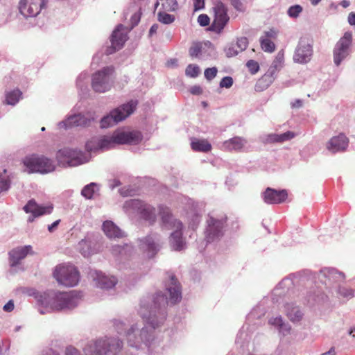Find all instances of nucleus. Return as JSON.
<instances>
[{"label": "nucleus", "instance_id": "5fc2aeb1", "mask_svg": "<svg viewBox=\"0 0 355 355\" xmlns=\"http://www.w3.org/2000/svg\"><path fill=\"white\" fill-rule=\"evenodd\" d=\"M262 37L270 38L271 40H275L277 38V32L275 30H270L266 32L264 36Z\"/></svg>", "mask_w": 355, "mask_h": 355}, {"label": "nucleus", "instance_id": "6e6552de", "mask_svg": "<svg viewBox=\"0 0 355 355\" xmlns=\"http://www.w3.org/2000/svg\"><path fill=\"white\" fill-rule=\"evenodd\" d=\"M114 72L113 66L103 67L92 75V87L96 92L103 93L108 91L111 85L110 84V76Z\"/></svg>", "mask_w": 355, "mask_h": 355}, {"label": "nucleus", "instance_id": "f257e3e1", "mask_svg": "<svg viewBox=\"0 0 355 355\" xmlns=\"http://www.w3.org/2000/svg\"><path fill=\"white\" fill-rule=\"evenodd\" d=\"M142 140V135L139 131H115L111 136L98 138L99 150H105L116 145L137 144Z\"/></svg>", "mask_w": 355, "mask_h": 355}, {"label": "nucleus", "instance_id": "423d86ee", "mask_svg": "<svg viewBox=\"0 0 355 355\" xmlns=\"http://www.w3.org/2000/svg\"><path fill=\"white\" fill-rule=\"evenodd\" d=\"M137 105V102L136 101H130L128 103L113 110L101 120V127L107 128L124 120L135 111Z\"/></svg>", "mask_w": 355, "mask_h": 355}, {"label": "nucleus", "instance_id": "6e6d98bb", "mask_svg": "<svg viewBox=\"0 0 355 355\" xmlns=\"http://www.w3.org/2000/svg\"><path fill=\"white\" fill-rule=\"evenodd\" d=\"M193 6L195 11L201 10L204 8L205 0H194Z\"/></svg>", "mask_w": 355, "mask_h": 355}, {"label": "nucleus", "instance_id": "f3484780", "mask_svg": "<svg viewBox=\"0 0 355 355\" xmlns=\"http://www.w3.org/2000/svg\"><path fill=\"white\" fill-rule=\"evenodd\" d=\"M34 252L31 245H25L23 247H17L13 248L8 252V259L10 266L15 267L20 264L21 261L23 260L28 254H33Z\"/></svg>", "mask_w": 355, "mask_h": 355}, {"label": "nucleus", "instance_id": "bb28decb", "mask_svg": "<svg viewBox=\"0 0 355 355\" xmlns=\"http://www.w3.org/2000/svg\"><path fill=\"white\" fill-rule=\"evenodd\" d=\"M275 79V76L272 74L270 71H267L256 83L255 90L261 92L266 89L273 83Z\"/></svg>", "mask_w": 355, "mask_h": 355}, {"label": "nucleus", "instance_id": "0eeeda50", "mask_svg": "<svg viewBox=\"0 0 355 355\" xmlns=\"http://www.w3.org/2000/svg\"><path fill=\"white\" fill-rule=\"evenodd\" d=\"M124 207L137 211L141 218L148 222L149 225H153L156 222L155 209L150 205L146 204L138 199H131L125 202Z\"/></svg>", "mask_w": 355, "mask_h": 355}, {"label": "nucleus", "instance_id": "6ab92c4d", "mask_svg": "<svg viewBox=\"0 0 355 355\" xmlns=\"http://www.w3.org/2000/svg\"><path fill=\"white\" fill-rule=\"evenodd\" d=\"M53 206L50 204L46 206H42L37 204L34 200H31L24 207L26 213H31L34 217L40 216L44 214H49L53 211Z\"/></svg>", "mask_w": 355, "mask_h": 355}, {"label": "nucleus", "instance_id": "2f4dec72", "mask_svg": "<svg viewBox=\"0 0 355 355\" xmlns=\"http://www.w3.org/2000/svg\"><path fill=\"white\" fill-rule=\"evenodd\" d=\"M284 60V53L279 52L276 55L275 60H273L272 64L270 65V68L268 69V71H270L272 74L275 76L277 72L282 68Z\"/></svg>", "mask_w": 355, "mask_h": 355}, {"label": "nucleus", "instance_id": "4c0bfd02", "mask_svg": "<svg viewBox=\"0 0 355 355\" xmlns=\"http://www.w3.org/2000/svg\"><path fill=\"white\" fill-rule=\"evenodd\" d=\"M97 185L95 183H91L85 186L82 190V195L87 199H91L95 193V188Z\"/></svg>", "mask_w": 355, "mask_h": 355}, {"label": "nucleus", "instance_id": "9b49d317", "mask_svg": "<svg viewBox=\"0 0 355 355\" xmlns=\"http://www.w3.org/2000/svg\"><path fill=\"white\" fill-rule=\"evenodd\" d=\"M48 0H20L19 10L26 17L37 16L46 7Z\"/></svg>", "mask_w": 355, "mask_h": 355}, {"label": "nucleus", "instance_id": "f03ea898", "mask_svg": "<svg viewBox=\"0 0 355 355\" xmlns=\"http://www.w3.org/2000/svg\"><path fill=\"white\" fill-rule=\"evenodd\" d=\"M122 343L115 338H101L89 343L85 348V355H116L120 352Z\"/></svg>", "mask_w": 355, "mask_h": 355}, {"label": "nucleus", "instance_id": "bf43d9fd", "mask_svg": "<svg viewBox=\"0 0 355 355\" xmlns=\"http://www.w3.org/2000/svg\"><path fill=\"white\" fill-rule=\"evenodd\" d=\"M60 219L55 220L51 225H49L48 226V230L50 232H53L57 228V227L60 224Z\"/></svg>", "mask_w": 355, "mask_h": 355}, {"label": "nucleus", "instance_id": "dca6fc26", "mask_svg": "<svg viewBox=\"0 0 355 355\" xmlns=\"http://www.w3.org/2000/svg\"><path fill=\"white\" fill-rule=\"evenodd\" d=\"M159 216L161 220V225L166 229H178L182 228V222L174 218L171 209L164 205L158 206Z\"/></svg>", "mask_w": 355, "mask_h": 355}, {"label": "nucleus", "instance_id": "e433bc0d", "mask_svg": "<svg viewBox=\"0 0 355 355\" xmlns=\"http://www.w3.org/2000/svg\"><path fill=\"white\" fill-rule=\"evenodd\" d=\"M157 19L162 24H170L175 21V17L165 12H159L157 14Z\"/></svg>", "mask_w": 355, "mask_h": 355}, {"label": "nucleus", "instance_id": "37998d69", "mask_svg": "<svg viewBox=\"0 0 355 355\" xmlns=\"http://www.w3.org/2000/svg\"><path fill=\"white\" fill-rule=\"evenodd\" d=\"M269 324L277 327L279 331L284 330V327L285 326V323L283 322L282 317H276L270 319Z\"/></svg>", "mask_w": 355, "mask_h": 355}, {"label": "nucleus", "instance_id": "864d4df0", "mask_svg": "<svg viewBox=\"0 0 355 355\" xmlns=\"http://www.w3.org/2000/svg\"><path fill=\"white\" fill-rule=\"evenodd\" d=\"M239 53V51H238V49L234 45H232V46L228 48L226 54L227 56L228 57H232L236 55Z\"/></svg>", "mask_w": 355, "mask_h": 355}, {"label": "nucleus", "instance_id": "7ed1b4c3", "mask_svg": "<svg viewBox=\"0 0 355 355\" xmlns=\"http://www.w3.org/2000/svg\"><path fill=\"white\" fill-rule=\"evenodd\" d=\"M53 277L58 284L67 287L76 286L80 280V272L71 264H60L53 271Z\"/></svg>", "mask_w": 355, "mask_h": 355}, {"label": "nucleus", "instance_id": "0e129e2a", "mask_svg": "<svg viewBox=\"0 0 355 355\" xmlns=\"http://www.w3.org/2000/svg\"><path fill=\"white\" fill-rule=\"evenodd\" d=\"M158 28L159 26L157 24H153L150 28L149 35L151 36L153 34L156 33Z\"/></svg>", "mask_w": 355, "mask_h": 355}, {"label": "nucleus", "instance_id": "ddd939ff", "mask_svg": "<svg viewBox=\"0 0 355 355\" xmlns=\"http://www.w3.org/2000/svg\"><path fill=\"white\" fill-rule=\"evenodd\" d=\"M313 50L311 40L307 37H303L300 40L293 60L295 62L306 63L311 60Z\"/></svg>", "mask_w": 355, "mask_h": 355}, {"label": "nucleus", "instance_id": "1a4fd4ad", "mask_svg": "<svg viewBox=\"0 0 355 355\" xmlns=\"http://www.w3.org/2000/svg\"><path fill=\"white\" fill-rule=\"evenodd\" d=\"M227 218L223 217L220 219L212 216L207 220V228L206 230L205 238L207 241L210 243L219 239L223 235V230L225 226Z\"/></svg>", "mask_w": 355, "mask_h": 355}, {"label": "nucleus", "instance_id": "4d7b16f0", "mask_svg": "<svg viewBox=\"0 0 355 355\" xmlns=\"http://www.w3.org/2000/svg\"><path fill=\"white\" fill-rule=\"evenodd\" d=\"M65 355H80V353L76 348L70 346L67 347Z\"/></svg>", "mask_w": 355, "mask_h": 355}, {"label": "nucleus", "instance_id": "4be33fe9", "mask_svg": "<svg viewBox=\"0 0 355 355\" xmlns=\"http://www.w3.org/2000/svg\"><path fill=\"white\" fill-rule=\"evenodd\" d=\"M79 153L77 150L70 148H63L57 153V159L60 163H67L69 166H74L77 164V158Z\"/></svg>", "mask_w": 355, "mask_h": 355}, {"label": "nucleus", "instance_id": "393cba45", "mask_svg": "<svg viewBox=\"0 0 355 355\" xmlns=\"http://www.w3.org/2000/svg\"><path fill=\"white\" fill-rule=\"evenodd\" d=\"M284 312L288 319L293 322L300 321L303 317L299 307L294 306L293 303H286L284 305Z\"/></svg>", "mask_w": 355, "mask_h": 355}, {"label": "nucleus", "instance_id": "09e8293b", "mask_svg": "<svg viewBox=\"0 0 355 355\" xmlns=\"http://www.w3.org/2000/svg\"><path fill=\"white\" fill-rule=\"evenodd\" d=\"M233 85V79L230 76H225L220 82V87L230 88Z\"/></svg>", "mask_w": 355, "mask_h": 355}, {"label": "nucleus", "instance_id": "ea45409f", "mask_svg": "<svg viewBox=\"0 0 355 355\" xmlns=\"http://www.w3.org/2000/svg\"><path fill=\"white\" fill-rule=\"evenodd\" d=\"M187 76L195 78L198 76L200 73V69L197 65L189 64L185 71Z\"/></svg>", "mask_w": 355, "mask_h": 355}, {"label": "nucleus", "instance_id": "2eb2a0df", "mask_svg": "<svg viewBox=\"0 0 355 355\" xmlns=\"http://www.w3.org/2000/svg\"><path fill=\"white\" fill-rule=\"evenodd\" d=\"M128 39L127 33L124 26L119 24L113 31L111 36V46L105 50L107 55L114 53L116 51L121 49Z\"/></svg>", "mask_w": 355, "mask_h": 355}, {"label": "nucleus", "instance_id": "aec40b11", "mask_svg": "<svg viewBox=\"0 0 355 355\" xmlns=\"http://www.w3.org/2000/svg\"><path fill=\"white\" fill-rule=\"evenodd\" d=\"M93 279L96 282L98 287L103 289H109L114 287L117 279L114 277H108L100 271H93L90 273Z\"/></svg>", "mask_w": 355, "mask_h": 355}, {"label": "nucleus", "instance_id": "a18cd8bd", "mask_svg": "<svg viewBox=\"0 0 355 355\" xmlns=\"http://www.w3.org/2000/svg\"><path fill=\"white\" fill-rule=\"evenodd\" d=\"M302 11V8L300 5L293 6L288 10V15L291 17H297L299 14Z\"/></svg>", "mask_w": 355, "mask_h": 355}, {"label": "nucleus", "instance_id": "de8ad7c7", "mask_svg": "<svg viewBox=\"0 0 355 355\" xmlns=\"http://www.w3.org/2000/svg\"><path fill=\"white\" fill-rule=\"evenodd\" d=\"M217 71L216 67L207 68L205 71V76L207 80H211L216 77Z\"/></svg>", "mask_w": 355, "mask_h": 355}, {"label": "nucleus", "instance_id": "a19ab883", "mask_svg": "<svg viewBox=\"0 0 355 355\" xmlns=\"http://www.w3.org/2000/svg\"><path fill=\"white\" fill-rule=\"evenodd\" d=\"M246 67L251 74H255L259 70V63L254 60H248L246 63Z\"/></svg>", "mask_w": 355, "mask_h": 355}, {"label": "nucleus", "instance_id": "338daca9", "mask_svg": "<svg viewBox=\"0 0 355 355\" xmlns=\"http://www.w3.org/2000/svg\"><path fill=\"white\" fill-rule=\"evenodd\" d=\"M336 352L334 348H331L328 352L322 354L321 355H335Z\"/></svg>", "mask_w": 355, "mask_h": 355}, {"label": "nucleus", "instance_id": "5701e85b", "mask_svg": "<svg viewBox=\"0 0 355 355\" xmlns=\"http://www.w3.org/2000/svg\"><path fill=\"white\" fill-rule=\"evenodd\" d=\"M166 289L169 293V300L171 304H174L180 301L182 298L180 286L174 276L171 277L170 283L166 286Z\"/></svg>", "mask_w": 355, "mask_h": 355}, {"label": "nucleus", "instance_id": "f704fd0d", "mask_svg": "<svg viewBox=\"0 0 355 355\" xmlns=\"http://www.w3.org/2000/svg\"><path fill=\"white\" fill-rule=\"evenodd\" d=\"M3 174L0 173V193L7 191L10 188V180L8 176L6 175V170L3 171Z\"/></svg>", "mask_w": 355, "mask_h": 355}, {"label": "nucleus", "instance_id": "cd10ccee", "mask_svg": "<svg viewBox=\"0 0 355 355\" xmlns=\"http://www.w3.org/2000/svg\"><path fill=\"white\" fill-rule=\"evenodd\" d=\"M141 246L144 250L150 253L151 257L154 256L159 250V244L155 242V239L150 235L146 236L141 241Z\"/></svg>", "mask_w": 355, "mask_h": 355}, {"label": "nucleus", "instance_id": "412c9836", "mask_svg": "<svg viewBox=\"0 0 355 355\" xmlns=\"http://www.w3.org/2000/svg\"><path fill=\"white\" fill-rule=\"evenodd\" d=\"M349 139L344 134L333 137L327 143V148L333 153L344 151L348 146Z\"/></svg>", "mask_w": 355, "mask_h": 355}, {"label": "nucleus", "instance_id": "a211bd4d", "mask_svg": "<svg viewBox=\"0 0 355 355\" xmlns=\"http://www.w3.org/2000/svg\"><path fill=\"white\" fill-rule=\"evenodd\" d=\"M288 197L286 190H275L268 187L263 193V199L267 204H279L284 202Z\"/></svg>", "mask_w": 355, "mask_h": 355}, {"label": "nucleus", "instance_id": "603ef678", "mask_svg": "<svg viewBox=\"0 0 355 355\" xmlns=\"http://www.w3.org/2000/svg\"><path fill=\"white\" fill-rule=\"evenodd\" d=\"M201 51V46L199 44H193L189 49V54L191 57H197Z\"/></svg>", "mask_w": 355, "mask_h": 355}, {"label": "nucleus", "instance_id": "c85d7f7f", "mask_svg": "<svg viewBox=\"0 0 355 355\" xmlns=\"http://www.w3.org/2000/svg\"><path fill=\"white\" fill-rule=\"evenodd\" d=\"M103 230L105 234L110 238H121L123 232L112 221L107 220L103 224Z\"/></svg>", "mask_w": 355, "mask_h": 355}, {"label": "nucleus", "instance_id": "72a5a7b5", "mask_svg": "<svg viewBox=\"0 0 355 355\" xmlns=\"http://www.w3.org/2000/svg\"><path fill=\"white\" fill-rule=\"evenodd\" d=\"M260 44L262 50L265 52L272 53L275 50V44L273 40H270V38H260Z\"/></svg>", "mask_w": 355, "mask_h": 355}, {"label": "nucleus", "instance_id": "a878e982", "mask_svg": "<svg viewBox=\"0 0 355 355\" xmlns=\"http://www.w3.org/2000/svg\"><path fill=\"white\" fill-rule=\"evenodd\" d=\"M175 230L171 234L170 243L175 250H182L185 245V242L182 238V228Z\"/></svg>", "mask_w": 355, "mask_h": 355}, {"label": "nucleus", "instance_id": "473e14b6", "mask_svg": "<svg viewBox=\"0 0 355 355\" xmlns=\"http://www.w3.org/2000/svg\"><path fill=\"white\" fill-rule=\"evenodd\" d=\"M295 136L294 133L288 131L285 133L281 134V135H271L269 136V139L271 141L274 142H282L286 140L291 139L293 138Z\"/></svg>", "mask_w": 355, "mask_h": 355}, {"label": "nucleus", "instance_id": "13d9d810", "mask_svg": "<svg viewBox=\"0 0 355 355\" xmlns=\"http://www.w3.org/2000/svg\"><path fill=\"white\" fill-rule=\"evenodd\" d=\"M3 310L6 312H10L14 309V303L12 300H10L3 306Z\"/></svg>", "mask_w": 355, "mask_h": 355}, {"label": "nucleus", "instance_id": "b1692460", "mask_svg": "<svg viewBox=\"0 0 355 355\" xmlns=\"http://www.w3.org/2000/svg\"><path fill=\"white\" fill-rule=\"evenodd\" d=\"M91 123V120L85 116L78 114L72 115L64 122L66 128H72L77 126H88Z\"/></svg>", "mask_w": 355, "mask_h": 355}, {"label": "nucleus", "instance_id": "79ce46f5", "mask_svg": "<svg viewBox=\"0 0 355 355\" xmlns=\"http://www.w3.org/2000/svg\"><path fill=\"white\" fill-rule=\"evenodd\" d=\"M98 138H92L88 141L85 145L86 149L89 152H94L99 150L98 145Z\"/></svg>", "mask_w": 355, "mask_h": 355}, {"label": "nucleus", "instance_id": "7c9ffc66", "mask_svg": "<svg viewBox=\"0 0 355 355\" xmlns=\"http://www.w3.org/2000/svg\"><path fill=\"white\" fill-rule=\"evenodd\" d=\"M194 151L207 153L211 150V145L206 139H196L191 144Z\"/></svg>", "mask_w": 355, "mask_h": 355}, {"label": "nucleus", "instance_id": "774afa93", "mask_svg": "<svg viewBox=\"0 0 355 355\" xmlns=\"http://www.w3.org/2000/svg\"><path fill=\"white\" fill-rule=\"evenodd\" d=\"M302 105V101L300 100H297L293 104V107H300Z\"/></svg>", "mask_w": 355, "mask_h": 355}, {"label": "nucleus", "instance_id": "680f3d73", "mask_svg": "<svg viewBox=\"0 0 355 355\" xmlns=\"http://www.w3.org/2000/svg\"><path fill=\"white\" fill-rule=\"evenodd\" d=\"M202 89L199 86H194L191 88V92L193 94H200L202 93Z\"/></svg>", "mask_w": 355, "mask_h": 355}, {"label": "nucleus", "instance_id": "8fccbe9b", "mask_svg": "<svg viewBox=\"0 0 355 355\" xmlns=\"http://www.w3.org/2000/svg\"><path fill=\"white\" fill-rule=\"evenodd\" d=\"M198 22L202 26H206L209 24L210 19L208 15L205 14H201L198 17Z\"/></svg>", "mask_w": 355, "mask_h": 355}, {"label": "nucleus", "instance_id": "9d476101", "mask_svg": "<svg viewBox=\"0 0 355 355\" xmlns=\"http://www.w3.org/2000/svg\"><path fill=\"white\" fill-rule=\"evenodd\" d=\"M77 304L78 298L74 291L57 293L51 302L52 308L56 310L71 309L76 307Z\"/></svg>", "mask_w": 355, "mask_h": 355}, {"label": "nucleus", "instance_id": "20e7f679", "mask_svg": "<svg viewBox=\"0 0 355 355\" xmlns=\"http://www.w3.org/2000/svg\"><path fill=\"white\" fill-rule=\"evenodd\" d=\"M167 304V298L164 295L157 294L154 300V309L150 310L148 315L146 313V309L144 307L141 308L140 313L141 316L146 320V322L153 329H155L158 327L164 321L165 314L161 311V307H165Z\"/></svg>", "mask_w": 355, "mask_h": 355}, {"label": "nucleus", "instance_id": "c756f323", "mask_svg": "<svg viewBox=\"0 0 355 355\" xmlns=\"http://www.w3.org/2000/svg\"><path fill=\"white\" fill-rule=\"evenodd\" d=\"M246 144V141L242 137H235L224 143V147L228 150H240Z\"/></svg>", "mask_w": 355, "mask_h": 355}, {"label": "nucleus", "instance_id": "052dcab7", "mask_svg": "<svg viewBox=\"0 0 355 355\" xmlns=\"http://www.w3.org/2000/svg\"><path fill=\"white\" fill-rule=\"evenodd\" d=\"M348 22L350 25H355V12H350L348 15Z\"/></svg>", "mask_w": 355, "mask_h": 355}, {"label": "nucleus", "instance_id": "58836bf2", "mask_svg": "<svg viewBox=\"0 0 355 355\" xmlns=\"http://www.w3.org/2000/svg\"><path fill=\"white\" fill-rule=\"evenodd\" d=\"M162 4L163 9L166 11H174L178 6L176 0H164Z\"/></svg>", "mask_w": 355, "mask_h": 355}, {"label": "nucleus", "instance_id": "c03bdc74", "mask_svg": "<svg viewBox=\"0 0 355 355\" xmlns=\"http://www.w3.org/2000/svg\"><path fill=\"white\" fill-rule=\"evenodd\" d=\"M248 45V41L246 37H241L238 39L236 43L234 46L238 49L239 52L244 51Z\"/></svg>", "mask_w": 355, "mask_h": 355}, {"label": "nucleus", "instance_id": "4468645a", "mask_svg": "<svg viewBox=\"0 0 355 355\" xmlns=\"http://www.w3.org/2000/svg\"><path fill=\"white\" fill-rule=\"evenodd\" d=\"M214 19L210 26V30L220 33L229 21L227 8L222 3H218L214 8Z\"/></svg>", "mask_w": 355, "mask_h": 355}, {"label": "nucleus", "instance_id": "39448f33", "mask_svg": "<svg viewBox=\"0 0 355 355\" xmlns=\"http://www.w3.org/2000/svg\"><path fill=\"white\" fill-rule=\"evenodd\" d=\"M23 163L28 173H48L53 171L55 166L53 162L44 155L33 154L26 156Z\"/></svg>", "mask_w": 355, "mask_h": 355}, {"label": "nucleus", "instance_id": "c9c22d12", "mask_svg": "<svg viewBox=\"0 0 355 355\" xmlns=\"http://www.w3.org/2000/svg\"><path fill=\"white\" fill-rule=\"evenodd\" d=\"M21 96V92L18 89L14 90L11 92L8 93L6 95L7 103L10 104V105H15L18 102Z\"/></svg>", "mask_w": 355, "mask_h": 355}, {"label": "nucleus", "instance_id": "e2e57ef3", "mask_svg": "<svg viewBox=\"0 0 355 355\" xmlns=\"http://www.w3.org/2000/svg\"><path fill=\"white\" fill-rule=\"evenodd\" d=\"M291 329V326L285 324V326L284 327V330L279 331V332L285 336L290 333Z\"/></svg>", "mask_w": 355, "mask_h": 355}, {"label": "nucleus", "instance_id": "f8f14e48", "mask_svg": "<svg viewBox=\"0 0 355 355\" xmlns=\"http://www.w3.org/2000/svg\"><path fill=\"white\" fill-rule=\"evenodd\" d=\"M352 33L345 32L344 35L337 42L334 50V60L337 66L348 55L349 48L352 44Z\"/></svg>", "mask_w": 355, "mask_h": 355}, {"label": "nucleus", "instance_id": "49530a36", "mask_svg": "<svg viewBox=\"0 0 355 355\" xmlns=\"http://www.w3.org/2000/svg\"><path fill=\"white\" fill-rule=\"evenodd\" d=\"M134 332L135 328L132 327L128 330V331L126 334L128 342L129 343V345L132 347L137 346V342L135 340V336Z\"/></svg>", "mask_w": 355, "mask_h": 355}, {"label": "nucleus", "instance_id": "3c124183", "mask_svg": "<svg viewBox=\"0 0 355 355\" xmlns=\"http://www.w3.org/2000/svg\"><path fill=\"white\" fill-rule=\"evenodd\" d=\"M339 293L344 297H352L354 296V292L352 289L345 287H340L339 288Z\"/></svg>", "mask_w": 355, "mask_h": 355}, {"label": "nucleus", "instance_id": "69168bd1", "mask_svg": "<svg viewBox=\"0 0 355 355\" xmlns=\"http://www.w3.org/2000/svg\"><path fill=\"white\" fill-rule=\"evenodd\" d=\"M177 62H178V60L176 59H173L167 62V65L168 67L177 66Z\"/></svg>", "mask_w": 355, "mask_h": 355}]
</instances>
